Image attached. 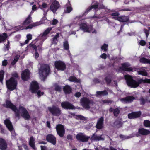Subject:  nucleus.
<instances>
[{
    "label": "nucleus",
    "instance_id": "nucleus-1",
    "mask_svg": "<svg viewBox=\"0 0 150 150\" xmlns=\"http://www.w3.org/2000/svg\"><path fill=\"white\" fill-rule=\"evenodd\" d=\"M3 106L7 108H10L15 113L16 116L19 117L20 113L21 115L25 120H28L30 119V116L26 109L23 106H20L19 110L17 109L16 107L12 104L11 102L7 101L6 104H4Z\"/></svg>",
    "mask_w": 150,
    "mask_h": 150
},
{
    "label": "nucleus",
    "instance_id": "nucleus-2",
    "mask_svg": "<svg viewBox=\"0 0 150 150\" xmlns=\"http://www.w3.org/2000/svg\"><path fill=\"white\" fill-rule=\"evenodd\" d=\"M81 105L85 109L89 110L92 113L97 110V105L93 100L86 97L81 98L80 101Z\"/></svg>",
    "mask_w": 150,
    "mask_h": 150
},
{
    "label": "nucleus",
    "instance_id": "nucleus-3",
    "mask_svg": "<svg viewBox=\"0 0 150 150\" xmlns=\"http://www.w3.org/2000/svg\"><path fill=\"white\" fill-rule=\"evenodd\" d=\"M125 78L126 80L127 85L132 87L136 88L140 84L142 83H150V79L143 80L140 79L137 80V81L133 80L132 77L128 75H125Z\"/></svg>",
    "mask_w": 150,
    "mask_h": 150
},
{
    "label": "nucleus",
    "instance_id": "nucleus-4",
    "mask_svg": "<svg viewBox=\"0 0 150 150\" xmlns=\"http://www.w3.org/2000/svg\"><path fill=\"white\" fill-rule=\"evenodd\" d=\"M38 71L40 78L44 79L50 74V68L48 65L43 64L41 66Z\"/></svg>",
    "mask_w": 150,
    "mask_h": 150
},
{
    "label": "nucleus",
    "instance_id": "nucleus-5",
    "mask_svg": "<svg viewBox=\"0 0 150 150\" xmlns=\"http://www.w3.org/2000/svg\"><path fill=\"white\" fill-rule=\"evenodd\" d=\"M39 88V86L37 82L33 81L32 82L30 87V91L32 93H37L39 97H40L44 94V92H41Z\"/></svg>",
    "mask_w": 150,
    "mask_h": 150
},
{
    "label": "nucleus",
    "instance_id": "nucleus-6",
    "mask_svg": "<svg viewBox=\"0 0 150 150\" xmlns=\"http://www.w3.org/2000/svg\"><path fill=\"white\" fill-rule=\"evenodd\" d=\"M6 83L7 88L11 91L15 89L17 84V80L13 77H11L7 80Z\"/></svg>",
    "mask_w": 150,
    "mask_h": 150
},
{
    "label": "nucleus",
    "instance_id": "nucleus-7",
    "mask_svg": "<svg viewBox=\"0 0 150 150\" xmlns=\"http://www.w3.org/2000/svg\"><path fill=\"white\" fill-rule=\"evenodd\" d=\"M48 109L50 112L54 116H58L61 114V110L56 106L53 105L52 107H49Z\"/></svg>",
    "mask_w": 150,
    "mask_h": 150
},
{
    "label": "nucleus",
    "instance_id": "nucleus-8",
    "mask_svg": "<svg viewBox=\"0 0 150 150\" xmlns=\"http://www.w3.org/2000/svg\"><path fill=\"white\" fill-rule=\"evenodd\" d=\"M76 137L78 141L82 142H87L90 138V137L86 136L82 133L78 134Z\"/></svg>",
    "mask_w": 150,
    "mask_h": 150
},
{
    "label": "nucleus",
    "instance_id": "nucleus-9",
    "mask_svg": "<svg viewBox=\"0 0 150 150\" xmlns=\"http://www.w3.org/2000/svg\"><path fill=\"white\" fill-rule=\"evenodd\" d=\"M56 129L57 134L61 137H64L65 133V130L64 126L61 124L57 125Z\"/></svg>",
    "mask_w": 150,
    "mask_h": 150
},
{
    "label": "nucleus",
    "instance_id": "nucleus-10",
    "mask_svg": "<svg viewBox=\"0 0 150 150\" xmlns=\"http://www.w3.org/2000/svg\"><path fill=\"white\" fill-rule=\"evenodd\" d=\"M61 106L65 109L73 110L76 109L75 107L73 104L67 101L62 102Z\"/></svg>",
    "mask_w": 150,
    "mask_h": 150
},
{
    "label": "nucleus",
    "instance_id": "nucleus-11",
    "mask_svg": "<svg viewBox=\"0 0 150 150\" xmlns=\"http://www.w3.org/2000/svg\"><path fill=\"white\" fill-rule=\"evenodd\" d=\"M52 30V28L49 27L46 29L43 33L40 34L38 37L37 39L44 41L47 38V35Z\"/></svg>",
    "mask_w": 150,
    "mask_h": 150
},
{
    "label": "nucleus",
    "instance_id": "nucleus-12",
    "mask_svg": "<svg viewBox=\"0 0 150 150\" xmlns=\"http://www.w3.org/2000/svg\"><path fill=\"white\" fill-rule=\"evenodd\" d=\"M60 7L58 1L54 0L51 5L50 9L54 13Z\"/></svg>",
    "mask_w": 150,
    "mask_h": 150
},
{
    "label": "nucleus",
    "instance_id": "nucleus-13",
    "mask_svg": "<svg viewBox=\"0 0 150 150\" xmlns=\"http://www.w3.org/2000/svg\"><path fill=\"white\" fill-rule=\"evenodd\" d=\"M80 29L85 32H90L93 30L92 27L91 26L88 27L85 23H82L80 25Z\"/></svg>",
    "mask_w": 150,
    "mask_h": 150
},
{
    "label": "nucleus",
    "instance_id": "nucleus-14",
    "mask_svg": "<svg viewBox=\"0 0 150 150\" xmlns=\"http://www.w3.org/2000/svg\"><path fill=\"white\" fill-rule=\"evenodd\" d=\"M55 65L56 68L58 70L63 71L66 68L65 64L60 61H55Z\"/></svg>",
    "mask_w": 150,
    "mask_h": 150
},
{
    "label": "nucleus",
    "instance_id": "nucleus-15",
    "mask_svg": "<svg viewBox=\"0 0 150 150\" xmlns=\"http://www.w3.org/2000/svg\"><path fill=\"white\" fill-rule=\"evenodd\" d=\"M46 140L53 145H55L56 142V139L54 136L52 134H49L46 136Z\"/></svg>",
    "mask_w": 150,
    "mask_h": 150
},
{
    "label": "nucleus",
    "instance_id": "nucleus-16",
    "mask_svg": "<svg viewBox=\"0 0 150 150\" xmlns=\"http://www.w3.org/2000/svg\"><path fill=\"white\" fill-rule=\"evenodd\" d=\"M141 112L140 111L134 112L128 114V118L130 119H136L139 117L141 115Z\"/></svg>",
    "mask_w": 150,
    "mask_h": 150
},
{
    "label": "nucleus",
    "instance_id": "nucleus-17",
    "mask_svg": "<svg viewBox=\"0 0 150 150\" xmlns=\"http://www.w3.org/2000/svg\"><path fill=\"white\" fill-rule=\"evenodd\" d=\"M30 77V71L28 69H26L23 71L21 74V78L23 80H27Z\"/></svg>",
    "mask_w": 150,
    "mask_h": 150
},
{
    "label": "nucleus",
    "instance_id": "nucleus-18",
    "mask_svg": "<svg viewBox=\"0 0 150 150\" xmlns=\"http://www.w3.org/2000/svg\"><path fill=\"white\" fill-rule=\"evenodd\" d=\"M104 118L103 117L98 119L96 127L97 129H100L103 127Z\"/></svg>",
    "mask_w": 150,
    "mask_h": 150
},
{
    "label": "nucleus",
    "instance_id": "nucleus-19",
    "mask_svg": "<svg viewBox=\"0 0 150 150\" xmlns=\"http://www.w3.org/2000/svg\"><path fill=\"white\" fill-rule=\"evenodd\" d=\"M7 144L6 141L2 138H0V149L5 150L7 148Z\"/></svg>",
    "mask_w": 150,
    "mask_h": 150
},
{
    "label": "nucleus",
    "instance_id": "nucleus-20",
    "mask_svg": "<svg viewBox=\"0 0 150 150\" xmlns=\"http://www.w3.org/2000/svg\"><path fill=\"white\" fill-rule=\"evenodd\" d=\"M113 18L122 22H126L129 20V17L127 16H122L120 17H113Z\"/></svg>",
    "mask_w": 150,
    "mask_h": 150
},
{
    "label": "nucleus",
    "instance_id": "nucleus-21",
    "mask_svg": "<svg viewBox=\"0 0 150 150\" xmlns=\"http://www.w3.org/2000/svg\"><path fill=\"white\" fill-rule=\"evenodd\" d=\"M134 98L132 96H128L120 99V100L124 103H127L132 102Z\"/></svg>",
    "mask_w": 150,
    "mask_h": 150
},
{
    "label": "nucleus",
    "instance_id": "nucleus-22",
    "mask_svg": "<svg viewBox=\"0 0 150 150\" xmlns=\"http://www.w3.org/2000/svg\"><path fill=\"white\" fill-rule=\"evenodd\" d=\"M122 69L124 71H133V69L130 67V65L128 63H125L122 64Z\"/></svg>",
    "mask_w": 150,
    "mask_h": 150
},
{
    "label": "nucleus",
    "instance_id": "nucleus-23",
    "mask_svg": "<svg viewBox=\"0 0 150 150\" xmlns=\"http://www.w3.org/2000/svg\"><path fill=\"white\" fill-rule=\"evenodd\" d=\"M4 123L8 129L11 131L13 129L12 124L9 119H6L4 121Z\"/></svg>",
    "mask_w": 150,
    "mask_h": 150
},
{
    "label": "nucleus",
    "instance_id": "nucleus-24",
    "mask_svg": "<svg viewBox=\"0 0 150 150\" xmlns=\"http://www.w3.org/2000/svg\"><path fill=\"white\" fill-rule=\"evenodd\" d=\"M138 133L142 135H146L150 134V131L143 128H141L139 129Z\"/></svg>",
    "mask_w": 150,
    "mask_h": 150
},
{
    "label": "nucleus",
    "instance_id": "nucleus-25",
    "mask_svg": "<svg viewBox=\"0 0 150 150\" xmlns=\"http://www.w3.org/2000/svg\"><path fill=\"white\" fill-rule=\"evenodd\" d=\"M102 135L98 136L96 134L94 133L92 136L91 139L92 140L98 141L104 140V137H102Z\"/></svg>",
    "mask_w": 150,
    "mask_h": 150
},
{
    "label": "nucleus",
    "instance_id": "nucleus-26",
    "mask_svg": "<svg viewBox=\"0 0 150 150\" xmlns=\"http://www.w3.org/2000/svg\"><path fill=\"white\" fill-rule=\"evenodd\" d=\"M122 121V120L121 119L116 120L113 123V127L117 128L121 127L123 124Z\"/></svg>",
    "mask_w": 150,
    "mask_h": 150
},
{
    "label": "nucleus",
    "instance_id": "nucleus-27",
    "mask_svg": "<svg viewBox=\"0 0 150 150\" xmlns=\"http://www.w3.org/2000/svg\"><path fill=\"white\" fill-rule=\"evenodd\" d=\"M109 111L110 112H113L114 116L116 117L118 115L120 112V110L118 108L113 109L112 107H110Z\"/></svg>",
    "mask_w": 150,
    "mask_h": 150
},
{
    "label": "nucleus",
    "instance_id": "nucleus-28",
    "mask_svg": "<svg viewBox=\"0 0 150 150\" xmlns=\"http://www.w3.org/2000/svg\"><path fill=\"white\" fill-rule=\"evenodd\" d=\"M35 139L33 137H30L29 142V145H30V146L34 150H35V149H36L35 146Z\"/></svg>",
    "mask_w": 150,
    "mask_h": 150
},
{
    "label": "nucleus",
    "instance_id": "nucleus-29",
    "mask_svg": "<svg viewBox=\"0 0 150 150\" xmlns=\"http://www.w3.org/2000/svg\"><path fill=\"white\" fill-rule=\"evenodd\" d=\"M108 94V92L106 91H97L96 92V95L97 96H104Z\"/></svg>",
    "mask_w": 150,
    "mask_h": 150
},
{
    "label": "nucleus",
    "instance_id": "nucleus-30",
    "mask_svg": "<svg viewBox=\"0 0 150 150\" xmlns=\"http://www.w3.org/2000/svg\"><path fill=\"white\" fill-rule=\"evenodd\" d=\"M63 90L66 94H69L71 93L72 89L69 86H66L63 88Z\"/></svg>",
    "mask_w": 150,
    "mask_h": 150
},
{
    "label": "nucleus",
    "instance_id": "nucleus-31",
    "mask_svg": "<svg viewBox=\"0 0 150 150\" xmlns=\"http://www.w3.org/2000/svg\"><path fill=\"white\" fill-rule=\"evenodd\" d=\"M66 10H65L66 13H69L72 10V8L69 1H68V3L66 5Z\"/></svg>",
    "mask_w": 150,
    "mask_h": 150
},
{
    "label": "nucleus",
    "instance_id": "nucleus-32",
    "mask_svg": "<svg viewBox=\"0 0 150 150\" xmlns=\"http://www.w3.org/2000/svg\"><path fill=\"white\" fill-rule=\"evenodd\" d=\"M32 18L30 15H29L25 20L23 22V24L24 25H27L32 23Z\"/></svg>",
    "mask_w": 150,
    "mask_h": 150
},
{
    "label": "nucleus",
    "instance_id": "nucleus-33",
    "mask_svg": "<svg viewBox=\"0 0 150 150\" xmlns=\"http://www.w3.org/2000/svg\"><path fill=\"white\" fill-rule=\"evenodd\" d=\"M98 7V3H96V4L94 5H92L88 8L86 10V12L87 13L90 10H91L92 9L94 8L95 9H96Z\"/></svg>",
    "mask_w": 150,
    "mask_h": 150
},
{
    "label": "nucleus",
    "instance_id": "nucleus-34",
    "mask_svg": "<svg viewBox=\"0 0 150 150\" xmlns=\"http://www.w3.org/2000/svg\"><path fill=\"white\" fill-rule=\"evenodd\" d=\"M59 37V34L58 33H57L56 35L54 36L52 38V43L56 44L58 42L57 39Z\"/></svg>",
    "mask_w": 150,
    "mask_h": 150
},
{
    "label": "nucleus",
    "instance_id": "nucleus-35",
    "mask_svg": "<svg viewBox=\"0 0 150 150\" xmlns=\"http://www.w3.org/2000/svg\"><path fill=\"white\" fill-rule=\"evenodd\" d=\"M40 24V23L39 22H37L35 23L32 24H30L29 26L26 27L25 29H32L33 27L38 26Z\"/></svg>",
    "mask_w": 150,
    "mask_h": 150
},
{
    "label": "nucleus",
    "instance_id": "nucleus-36",
    "mask_svg": "<svg viewBox=\"0 0 150 150\" xmlns=\"http://www.w3.org/2000/svg\"><path fill=\"white\" fill-rule=\"evenodd\" d=\"M7 37L6 33H4L3 34H0V43L5 40Z\"/></svg>",
    "mask_w": 150,
    "mask_h": 150
},
{
    "label": "nucleus",
    "instance_id": "nucleus-37",
    "mask_svg": "<svg viewBox=\"0 0 150 150\" xmlns=\"http://www.w3.org/2000/svg\"><path fill=\"white\" fill-rule=\"evenodd\" d=\"M140 62L143 63H149L150 64V60H149L145 58H142L140 59Z\"/></svg>",
    "mask_w": 150,
    "mask_h": 150
},
{
    "label": "nucleus",
    "instance_id": "nucleus-38",
    "mask_svg": "<svg viewBox=\"0 0 150 150\" xmlns=\"http://www.w3.org/2000/svg\"><path fill=\"white\" fill-rule=\"evenodd\" d=\"M137 72L139 74L142 75V76H147V73L144 70L138 71Z\"/></svg>",
    "mask_w": 150,
    "mask_h": 150
},
{
    "label": "nucleus",
    "instance_id": "nucleus-39",
    "mask_svg": "<svg viewBox=\"0 0 150 150\" xmlns=\"http://www.w3.org/2000/svg\"><path fill=\"white\" fill-rule=\"evenodd\" d=\"M68 79L70 81L76 82H79V80L75 77L73 76H71Z\"/></svg>",
    "mask_w": 150,
    "mask_h": 150
},
{
    "label": "nucleus",
    "instance_id": "nucleus-40",
    "mask_svg": "<svg viewBox=\"0 0 150 150\" xmlns=\"http://www.w3.org/2000/svg\"><path fill=\"white\" fill-rule=\"evenodd\" d=\"M63 46L65 50H67L69 49V45L67 41L64 42Z\"/></svg>",
    "mask_w": 150,
    "mask_h": 150
},
{
    "label": "nucleus",
    "instance_id": "nucleus-41",
    "mask_svg": "<svg viewBox=\"0 0 150 150\" xmlns=\"http://www.w3.org/2000/svg\"><path fill=\"white\" fill-rule=\"evenodd\" d=\"M4 73V71L3 70H1L0 71V82H1L2 83H3V79Z\"/></svg>",
    "mask_w": 150,
    "mask_h": 150
},
{
    "label": "nucleus",
    "instance_id": "nucleus-42",
    "mask_svg": "<svg viewBox=\"0 0 150 150\" xmlns=\"http://www.w3.org/2000/svg\"><path fill=\"white\" fill-rule=\"evenodd\" d=\"M144 125L146 127H150V121L145 120L144 122Z\"/></svg>",
    "mask_w": 150,
    "mask_h": 150
},
{
    "label": "nucleus",
    "instance_id": "nucleus-43",
    "mask_svg": "<svg viewBox=\"0 0 150 150\" xmlns=\"http://www.w3.org/2000/svg\"><path fill=\"white\" fill-rule=\"evenodd\" d=\"M102 102L103 103V104H105V103L110 104L112 103V101L110 100H102L100 102L101 103Z\"/></svg>",
    "mask_w": 150,
    "mask_h": 150
},
{
    "label": "nucleus",
    "instance_id": "nucleus-44",
    "mask_svg": "<svg viewBox=\"0 0 150 150\" xmlns=\"http://www.w3.org/2000/svg\"><path fill=\"white\" fill-rule=\"evenodd\" d=\"M19 58V56H16L14 58V60L11 62V64L12 65H14L18 61Z\"/></svg>",
    "mask_w": 150,
    "mask_h": 150
},
{
    "label": "nucleus",
    "instance_id": "nucleus-45",
    "mask_svg": "<svg viewBox=\"0 0 150 150\" xmlns=\"http://www.w3.org/2000/svg\"><path fill=\"white\" fill-rule=\"evenodd\" d=\"M108 45L106 44H104L101 47L102 50H104V51L105 52L108 50Z\"/></svg>",
    "mask_w": 150,
    "mask_h": 150
},
{
    "label": "nucleus",
    "instance_id": "nucleus-46",
    "mask_svg": "<svg viewBox=\"0 0 150 150\" xmlns=\"http://www.w3.org/2000/svg\"><path fill=\"white\" fill-rule=\"evenodd\" d=\"M54 89L57 91L60 92L61 91V87L57 84H55L54 85Z\"/></svg>",
    "mask_w": 150,
    "mask_h": 150
},
{
    "label": "nucleus",
    "instance_id": "nucleus-47",
    "mask_svg": "<svg viewBox=\"0 0 150 150\" xmlns=\"http://www.w3.org/2000/svg\"><path fill=\"white\" fill-rule=\"evenodd\" d=\"M95 150H103V147L99 145L94 146Z\"/></svg>",
    "mask_w": 150,
    "mask_h": 150
},
{
    "label": "nucleus",
    "instance_id": "nucleus-48",
    "mask_svg": "<svg viewBox=\"0 0 150 150\" xmlns=\"http://www.w3.org/2000/svg\"><path fill=\"white\" fill-rule=\"evenodd\" d=\"M105 80L106 82L108 85L110 84L111 82V78L110 77H106L105 78Z\"/></svg>",
    "mask_w": 150,
    "mask_h": 150
},
{
    "label": "nucleus",
    "instance_id": "nucleus-49",
    "mask_svg": "<svg viewBox=\"0 0 150 150\" xmlns=\"http://www.w3.org/2000/svg\"><path fill=\"white\" fill-rule=\"evenodd\" d=\"M29 45L33 48L35 50V51L37 50V47L34 43L33 42L31 43H30Z\"/></svg>",
    "mask_w": 150,
    "mask_h": 150
},
{
    "label": "nucleus",
    "instance_id": "nucleus-50",
    "mask_svg": "<svg viewBox=\"0 0 150 150\" xmlns=\"http://www.w3.org/2000/svg\"><path fill=\"white\" fill-rule=\"evenodd\" d=\"M140 100L141 104L142 105L144 104L146 101V100L144 99L142 97L140 98Z\"/></svg>",
    "mask_w": 150,
    "mask_h": 150
},
{
    "label": "nucleus",
    "instance_id": "nucleus-51",
    "mask_svg": "<svg viewBox=\"0 0 150 150\" xmlns=\"http://www.w3.org/2000/svg\"><path fill=\"white\" fill-rule=\"evenodd\" d=\"M47 4L46 3H43L40 6V7L41 9H43V8H46L47 7Z\"/></svg>",
    "mask_w": 150,
    "mask_h": 150
},
{
    "label": "nucleus",
    "instance_id": "nucleus-52",
    "mask_svg": "<svg viewBox=\"0 0 150 150\" xmlns=\"http://www.w3.org/2000/svg\"><path fill=\"white\" fill-rule=\"evenodd\" d=\"M120 138L122 139H128L131 137L130 136L126 137L122 135H120Z\"/></svg>",
    "mask_w": 150,
    "mask_h": 150
},
{
    "label": "nucleus",
    "instance_id": "nucleus-53",
    "mask_svg": "<svg viewBox=\"0 0 150 150\" xmlns=\"http://www.w3.org/2000/svg\"><path fill=\"white\" fill-rule=\"evenodd\" d=\"M139 44L142 46H143L145 45L146 42L144 40H141L139 42Z\"/></svg>",
    "mask_w": 150,
    "mask_h": 150
},
{
    "label": "nucleus",
    "instance_id": "nucleus-54",
    "mask_svg": "<svg viewBox=\"0 0 150 150\" xmlns=\"http://www.w3.org/2000/svg\"><path fill=\"white\" fill-rule=\"evenodd\" d=\"M7 61L6 60H4L2 62V65L3 66H6L7 64Z\"/></svg>",
    "mask_w": 150,
    "mask_h": 150
},
{
    "label": "nucleus",
    "instance_id": "nucleus-55",
    "mask_svg": "<svg viewBox=\"0 0 150 150\" xmlns=\"http://www.w3.org/2000/svg\"><path fill=\"white\" fill-rule=\"evenodd\" d=\"M144 32L145 33L146 35V37L147 38L149 35V31L148 30H147L146 29H144Z\"/></svg>",
    "mask_w": 150,
    "mask_h": 150
},
{
    "label": "nucleus",
    "instance_id": "nucleus-56",
    "mask_svg": "<svg viewBox=\"0 0 150 150\" xmlns=\"http://www.w3.org/2000/svg\"><path fill=\"white\" fill-rule=\"evenodd\" d=\"M9 42L8 40L7 44L6 45V48L5 49V50H8L9 48Z\"/></svg>",
    "mask_w": 150,
    "mask_h": 150
},
{
    "label": "nucleus",
    "instance_id": "nucleus-57",
    "mask_svg": "<svg viewBox=\"0 0 150 150\" xmlns=\"http://www.w3.org/2000/svg\"><path fill=\"white\" fill-rule=\"evenodd\" d=\"M77 117L78 118L80 119V120H86V117L81 115H79L77 116Z\"/></svg>",
    "mask_w": 150,
    "mask_h": 150
},
{
    "label": "nucleus",
    "instance_id": "nucleus-58",
    "mask_svg": "<svg viewBox=\"0 0 150 150\" xmlns=\"http://www.w3.org/2000/svg\"><path fill=\"white\" fill-rule=\"evenodd\" d=\"M81 93L80 92H79L76 93L75 94V96L76 97L79 98L81 96Z\"/></svg>",
    "mask_w": 150,
    "mask_h": 150
},
{
    "label": "nucleus",
    "instance_id": "nucleus-59",
    "mask_svg": "<svg viewBox=\"0 0 150 150\" xmlns=\"http://www.w3.org/2000/svg\"><path fill=\"white\" fill-rule=\"evenodd\" d=\"M67 138L68 140H72L73 139L72 136L71 135L69 134L67 136Z\"/></svg>",
    "mask_w": 150,
    "mask_h": 150
},
{
    "label": "nucleus",
    "instance_id": "nucleus-60",
    "mask_svg": "<svg viewBox=\"0 0 150 150\" xmlns=\"http://www.w3.org/2000/svg\"><path fill=\"white\" fill-rule=\"evenodd\" d=\"M42 42H40V45H38V48L39 50L40 51H41L42 50L41 46L42 45Z\"/></svg>",
    "mask_w": 150,
    "mask_h": 150
},
{
    "label": "nucleus",
    "instance_id": "nucleus-61",
    "mask_svg": "<svg viewBox=\"0 0 150 150\" xmlns=\"http://www.w3.org/2000/svg\"><path fill=\"white\" fill-rule=\"evenodd\" d=\"M100 57L103 59H105L107 58V55L105 53H103L101 55Z\"/></svg>",
    "mask_w": 150,
    "mask_h": 150
},
{
    "label": "nucleus",
    "instance_id": "nucleus-62",
    "mask_svg": "<svg viewBox=\"0 0 150 150\" xmlns=\"http://www.w3.org/2000/svg\"><path fill=\"white\" fill-rule=\"evenodd\" d=\"M119 13L117 12L113 13L111 14L112 16H114L113 17H117V16H119Z\"/></svg>",
    "mask_w": 150,
    "mask_h": 150
},
{
    "label": "nucleus",
    "instance_id": "nucleus-63",
    "mask_svg": "<svg viewBox=\"0 0 150 150\" xmlns=\"http://www.w3.org/2000/svg\"><path fill=\"white\" fill-rule=\"evenodd\" d=\"M58 22V21L56 19H54L52 21V24L53 25H56Z\"/></svg>",
    "mask_w": 150,
    "mask_h": 150
},
{
    "label": "nucleus",
    "instance_id": "nucleus-64",
    "mask_svg": "<svg viewBox=\"0 0 150 150\" xmlns=\"http://www.w3.org/2000/svg\"><path fill=\"white\" fill-rule=\"evenodd\" d=\"M12 75L13 77L16 78H18V75L17 73L16 72H15L13 73Z\"/></svg>",
    "mask_w": 150,
    "mask_h": 150
}]
</instances>
